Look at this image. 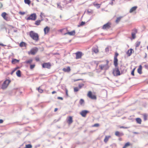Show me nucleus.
Returning a JSON list of instances; mask_svg holds the SVG:
<instances>
[{
  "instance_id": "23",
  "label": "nucleus",
  "mask_w": 148,
  "mask_h": 148,
  "mask_svg": "<svg viewBox=\"0 0 148 148\" xmlns=\"http://www.w3.org/2000/svg\"><path fill=\"white\" fill-rule=\"evenodd\" d=\"M135 31L136 32L135 33L132 32V38L133 39H135L136 37V33L137 31H136V30H135Z\"/></svg>"
},
{
  "instance_id": "36",
  "label": "nucleus",
  "mask_w": 148,
  "mask_h": 148,
  "mask_svg": "<svg viewBox=\"0 0 148 148\" xmlns=\"http://www.w3.org/2000/svg\"><path fill=\"white\" fill-rule=\"evenodd\" d=\"M122 17V16H120L118 17L116 21V23H118L120 21V20Z\"/></svg>"
},
{
  "instance_id": "37",
  "label": "nucleus",
  "mask_w": 148,
  "mask_h": 148,
  "mask_svg": "<svg viewBox=\"0 0 148 148\" xmlns=\"http://www.w3.org/2000/svg\"><path fill=\"white\" fill-rule=\"evenodd\" d=\"M24 2L26 4L28 5L30 4L31 3V1L30 0H24Z\"/></svg>"
},
{
  "instance_id": "22",
  "label": "nucleus",
  "mask_w": 148,
  "mask_h": 148,
  "mask_svg": "<svg viewBox=\"0 0 148 148\" xmlns=\"http://www.w3.org/2000/svg\"><path fill=\"white\" fill-rule=\"evenodd\" d=\"M111 137L110 136H106L104 140V141L105 143H106L107 142V141L109 139V138H110Z\"/></svg>"
},
{
  "instance_id": "17",
  "label": "nucleus",
  "mask_w": 148,
  "mask_h": 148,
  "mask_svg": "<svg viewBox=\"0 0 148 148\" xmlns=\"http://www.w3.org/2000/svg\"><path fill=\"white\" fill-rule=\"evenodd\" d=\"M70 70L71 69L69 66H68L66 68H64L63 69V70L65 72H69L70 71Z\"/></svg>"
},
{
  "instance_id": "14",
  "label": "nucleus",
  "mask_w": 148,
  "mask_h": 148,
  "mask_svg": "<svg viewBox=\"0 0 148 148\" xmlns=\"http://www.w3.org/2000/svg\"><path fill=\"white\" fill-rule=\"evenodd\" d=\"M115 135L119 137L123 135V134L122 133H120L118 131H116L115 133Z\"/></svg>"
},
{
  "instance_id": "49",
  "label": "nucleus",
  "mask_w": 148,
  "mask_h": 148,
  "mask_svg": "<svg viewBox=\"0 0 148 148\" xmlns=\"http://www.w3.org/2000/svg\"><path fill=\"white\" fill-rule=\"evenodd\" d=\"M65 92H66V95L67 96H68L67 89L66 88H65Z\"/></svg>"
},
{
  "instance_id": "47",
  "label": "nucleus",
  "mask_w": 148,
  "mask_h": 148,
  "mask_svg": "<svg viewBox=\"0 0 148 148\" xmlns=\"http://www.w3.org/2000/svg\"><path fill=\"white\" fill-rule=\"evenodd\" d=\"M19 13L21 15H23L25 14V13L24 12H22L21 11H20L19 12Z\"/></svg>"
},
{
  "instance_id": "58",
  "label": "nucleus",
  "mask_w": 148,
  "mask_h": 148,
  "mask_svg": "<svg viewBox=\"0 0 148 148\" xmlns=\"http://www.w3.org/2000/svg\"><path fill=\"white\" fill-rule=\"evenodd\" d=\"M43 14L42 13H41V14H40V16L42 18V15H43Z\"/></svg>"
},
{
  "instance_id": "56",
  "label": "nucleus",
  "mask_w": 148,
  "mask_h": 148,
  "mask_svg": "<svg viewBox=\"0 0 148 148\" xmlns=\"http://www.w3.org/2000/svg\"><path fill=\"white\" fill-rule=\"evenodd\" d=\"M3 120L2 119H0V123H2L3 122Z\"/></svg>"
},
{
  "instance_id": "46",
  "label": "nucleus",
  "mask_w": 148,
  "mask_h": 148,
  "mask_svg": "<svg viewBox=\"0 0 148 148\" xmlns=\"http://www.w3.org/2000/svg\"><path fill=\"white\" fill-rule=\"evenodd\" d=\"M16 69V68H15L14 70H13L12 71V72L11 73V74L12 75L13 73L15 71Z\"/></svg>"
},
{
  "instance_id": "33",
  "label": "nucleus",
  "mask_w": 148,
  "mask_h": 148,
  "mask_svg": "<svg viewBox=\"0 0 148 148\" xmlns=\"http://www.w3.org/2000/svg\"><path fill=\"white\" fill-rule=\"evenodd\" d=\"M130 143L127 142L125 144L123 148H126L127 147L130 146Z\"/></svg>"
},
{
  "instance_id": "12",
  "label": "nucleus",
  "mask_w": 148,
  "mask_h": 148,
  "mask_svg": "<svg viewBox=\"0 0 148 148\" xmlns=\"http://www.w3.org/2000/svg\"><path fill=\"white\" fill-rule=\"evenodd\" d=\"M75 54L76 55V59H79L81 57L82 54L81 52L78 51Z\"/></svg>"
},
{
  "instance_id": "30",
  "label": "nucleus",
  "mask_w": 148,
  "mask_h": 148,
  "mask_svg": "<svg viewBox=\"0 0 148 148\" xmlns=\"http://www.w3.org/2000/svg\"><path fill=\"white\" fill-rule=\"evenodd\" d=\"M87 12L88 14L90 15L93 13V11L91 10H88Z\"/></svg>"
},
{
  "instance_id": "32",
  "label": "nucleus",
  "mask_w": 148,
  "mask_h": 148,
  "mask_svg": "<svg viewBox=\"0 0 148 148\" xmlns=\"http://www.w3.org/2000/svg\"><path fill=\"white\" fill-rule=\"evenodd\" d=\"M19 61V60L14 59L12 60V63L13 64H15L16 63L18 62Z\"/></svg>"
},
{
  "instance_id": "29",
  "label": "nucleus",
  "mask_w": 148,
  "mask_h": 148,
  "mask_svg": "<svg viewBox=\"0 0 148 148\" xmlns=\"http://www.w3.org/2000/svg\"><path fill=\"white\" fill-rule=\"evenodd\" d=\"M6 14H7L6 13L3 12L2 13L1 16L4 19H5V18H6Z\"/></svg>"
},
{
  "instance_id": "7",
  "label": "nucleus",
  "mask_w": 148,
  "mask_h": 148,
  "mask_svg": "<svg viewBox=\"0 0 148 148\" xmlns=\"http://www.w3.org/2000/svg\"><path fill=\"white\" fill-rule=\"evenodd\" d=\"M51 66L50 63H44L42 64V67L43 68H47L49 69L50 68Z\"/></svg>"
},
{
  "instance_id": "57",
  "label": "nucleus",
  "mask_w": 148,
  "mask_h": 148,
  "mask_svg": "<svg viewBox=\"0 0 148 148\" xmlns=\"http://www.w3.org/2000/svg\"><path fill=\"white\" fill-rule=\"evenodd\" d=\"M0 45H1L2 46H3V47L5 46H6L5 45L3 44L0 43Z\"/></svg>"
},
{
  "instance_id": "62",
  "label": "nucleus",
  "mask_w": 148,
  "mask_h": 148,
  "mask_svg": "<svg viewBox=\"0 0 148 148\" xmlns=\"http://www.w3.org/2000/svg\"><path fill=\"white\" fill-rule=\"evenodd\" d=\"M110 4H111L112 5H113V2L112 1L111 3H110Z\"/></svg>"
},
{
  "instance_id": "52",
  "label": "nucleus",
  "mask_w": 148,
  "mask_h": 148,
  "mask_svg": "<svg viewBox=\"0 0 148 148\" xmlns=\"http://www.w3.org/2000/svg\"><path fill=\"white\" fill-rule=\"evenodd\" d=\"M106 64L107 66H109L108 64V63H109V61L107 60H106Z\"/></svg>"
},
{
  "instance_id": "35",
  "label": "nucleus",
  "mask_w": 148,
  "mask_h": 148,
  "mask_svg": "<svg viewBox=\"0 0 148 148\" xmlns=\"http://www.w3.org/2000/svg\"><path fill=\"white\" fill-rule=\"evenodd\" d=\"M32 59H31L27 61H25V62L26 64H31L32 62Z\"/></svg>"
},
{
  "instance_id": "16",
  "label": "nucleus",
  "mask_w": 148,
  "mask_h": 148,
  "mask_svg": "<svg viewBox=\"0 0 148 148\" xmlns=\"http://www.w3.org/2000/svg\"><path fill=\"white\" fill-rule=\"evenodd\" d=\"M137 8V6H135L132 7L130 9V13H132L133 12L135 11Z\"/></svg>"
},
{
  "instance_id": "54",
  "label": "nucleus",
  "mask_w": 148,
  "mask_h": 148,
  "mask_svg": "<svg viewBox=\"0 0 148 148\" xmlns=\"http://www.w3.org/2000/svg\"><path fill=\"white\" fill-rule=\"evenodd\" d=\"M58 99H61L62 100L63 99V98L62 97H58Z\"/></svg>"
},
{
  "instance_id": "55",
  "label": "nucleus",
  "mask_w": 148,
  "mask_h": 148,
  "mask_svg": "<svg viewBox=\"0 0 148 148\" xmlns=\"http://www.w3.org/2000/svg\"><path fill=\"white\" fill-rule=\"evenodd\" d=\"M2 6H3L2 4L1 3H0V8H2Z\"/></svg>"
},
{
  "instance_id": "60",
  "label": "nucleus",
  "mask_w": 148,
  "mask_h": 148,
  "mask_svg": "<svg viewBox=\"0 0 148 148\" xmlns=\"http://www.w3.org/2000/svg\"><path fill=\"white\" fill-rule=\"evenodd\" d=\"M56 93V92L55 91H53L52 92V94H53Z\"/></svg>"
},
{
  "instance_id": "38",
  "label": "nucleus",
  "mask_w": 148,
  "mask_h": 148,
  "mask_svg": "<svg viewBox=\"0 0 148 148\" xmlns=\"http://www.w3.org/2000/svg\"><path fill=\"white\" fill-rule=\"evenodd\" d=\"M140 41H137L136 43V47H138L140 45Z\"/></svg>"
},
{
  "instance_id": "15",
  "label": "nucleus",
  "mask_w": 148,
  "mask_h": 148,
  "mask_svg": "<svg viewBox=\"0 0 148 148\" xmlns=\"http://www.w3.org/2000/svg\"><path fill=\"white\" fill-rule=\"evenodd\" d=\"M133 51V50L132 49H130L127 51L126 53L128 56H130L131 55Z\"/></svg>"
},
{
  "instance_id": "59",
  "label": "nucleus",
  "mask_w": 148,
  "mask_h": 148,
  "mask_svg": "<svg viewBox=\"0 0 148 148\" xmlns=\"http://www.w3.org/2000/svg\"><path fill=\"white\" fill-rule=\"evenodd\" d=\"M58 110V109L57 108H55V109L54 111L55 112L56 111Z\"/></svg>"
},
{
  "instance_id": "21",
  "label": "nucleus",
  "mask_w": 148,
  "mask_h": 148,
  "mask_svg": "<svg viewBox=\"0 0 148 148\" xmlns=\"http://www.w3.org/2000/svg\"><path fill=\"white\" fill-rule=\"evenodd\" d=\"M102 66L103 67V68L104 70H108L109 67V66H107L106 64H102Z\"/></svg>"
},
{
  "instance_id": "28",
  "label": "nucleus",
  "mask_w": 148,
  "mask_h": 148,
  "mask_svg": "<svg viewBox=\"0 0 148 148\" xmlns=\"http://www.w3.org/2000/svg\"><path fill=\"white\" fill-rule=\"evenodd\" d=\"M26 43L23 42H21L19 45V46L21 47H23L25 46Z\"/></svg>"
},
{
  "instance_id": "19",
  "label": "nucleus",
  "mask_w": 148,
  "mask_h": 148,
  "mask_svg": "<svg viewBox=\"0 0 148 148\" xmlns=\"http://www.w3.org/2000/svg\"><path fill=\"white\" fill-rule=\"evenodd\" d=\"M43 20L42 19H41V20H37L35 21V24L37 25H38L40 24V23L41 21Z\"/></svg>"
},
{
  "instance_id": "18",
  "label": "nucleus",
  "mask_w": 148,
  "mask_h": 148,
  "mask_svg": "<svg viewBox=\"0 0 148 148\" xmlns=\"http://www.w3.org/2000/svg\"><path fill=\"white\" fill-rule=\"evenodd\" d=\"M50 29L47 26L44 29V31L45 34H46L48 32H49Z\"/></svg>"
},
{
  "instance_id": "4",
  "label": "nucleus",
  "mask_w": 148,
  "mask_h": 148,
  "mask_svg": "<svg viewBox=\"0 0 148 148\" xmlns=\"http://www.w3.org/2000/svg\"><path fill=\"white\" fill-rule=\"evenodd\" d=\"M36 15L35 13L32 14L26 19L27 20H32L34 21L36 18Z\"/></svg>"
},
{
  "instance_id": "2",
  "label": "nucleus",
  "mask_w": 148,
  "mask_h": 148,
  "mask_svg": "<svg viewBox=\"0 0 148 148\" xmlns=\"http://www.w3.org/2000/svg\"><path fill=\"white\" fill-rule=\"evenodd\" d=\"M10 82V81L8 79H7L3 82L1 88L3 89H6L8 87V84Z\"/></svg>"
},
{
  "instance_id": "51",
  "label": "nucleus",
  "mask_w": 148,
  "mask_h": 148,
  "mask_svg": "<svg viewBox=\"0 0 148 148\" xmlns=\"http://www.w3.org/2000/svg\"><path fill=\"white\" fill-rule=\"evenodd\" d=\"M145 67L146 69L148 70V65H145Z\"/></svg>"
},
{
  "instance_id": "42",
  "label": "nucleus",
  "mask_w": 148,
  "mask_h": 148,
  "mask_svg": "<svg viewBox=\"0 0 148 148\" xmlns=\"http://www.w3.org/2000/svg\"><path fill=\"white\" fill-rule=\"evenodd\" d=\"M38 92L40 93H42L43 92V90L42 89H40V87H39L38 88Z\"/></svg>"
},
{
  "instance_id": "63",
  "label": "nucleus",
  "mask_w": 148,
  "mask_h": 148,
  "mask_svg": "<svg viewBox=\"0 0 148 148\" xmlns=\"http://www.w3.org/2000/svg\"><path fill=\"white\" fill-rule=\"evenodd\" d=\"M79 80H82V79H77L75 80V81H77Z\"/></svg>"
},
{
  "instance_id": "6",
  "label": "nucleus",
  "mask_w": 148,
  "mask_h": 148,
  "mask_svg": "<svg viewBox=\"0 0 148 148\" xmlns=\"http://www.w3.org/2000/svg\"><path fill=\"white\" fill-rule=\"evenodd\" d=\"M87 96L93 99H97L96 96L95 95H93L91 91H89Z\"/></svg>"
},
{
  "instance_id": "45",
  "label": "nucleus",
  "mask_w": 148,
  "mask_h": 148,
  "mask_svg": "<svg viewBox=\"0 0 148 148\" xmlns=\"http://www.w3.org/2000/svg\"><path fill=\"white\" fill-rule=\"evenodd\" d=\"M102 66H103L101 64L99 66V68L101 70H104V69L103 68V67Z\"/></svg>"
},
{
  "instance_id": "50",
  "label": "nucleus",
  "mask_w": 148,
  "mask_h": 148,
  "mask_svg": "<svg viewBox=\"0 0 148 148\" xmlns=\"http://www.w3.org/2000/svg\"><path fill=\"white\" fill-rule=\"evenodd\" d=\"M120 128H124V129H127L128 128V127H125L124 126H121L120 127Z\"/></svg>"
},
{
  "instance_id": "9",
  "label": "nucleus",
  "mask_w": 148,
  "mask_h": 148,
  "mask_svg": "<svg viewBox=\"0 0 148 148\" xmlns=\"http://www.w3.org/2000/svg\"><path fill=\"white\" fill-rule=\"evenodd\" d=\"M89 112L88 111L86 110H83L80 112V114L83 117L86 116L87 114Z\"/></svg>"
},
{
  "instance_id": "40",
  "label": "nucleus",
  "mask_w": 148,
  "mask_h": 148,
  "mask_svg": "<svg viewBox=\"0 0 148 148\" xmlns=\"http://www.w3.org/2000/svg\"><path fill=\"white\" fill-rule=\"evenodd\" d=\"M85 22L82 21L80 24L79 25H78V26L79 27L80 26H83L85 24Z\"/></svg>"
},
{
  "instance_id": "27",
  "label": "nucleus",
  "mask_w": 148,
  "mask_h": 148,
  "mask_svg": "<svg viewBox=\"0 0 148 148\" xmlns=\"http://www.w3.org/2000/svg\"><path fill=\"white\" fill-rule=\"evenodd\" d=\"M136 121L137 123L139 124H140L141 123V120L140 118H137L136 119Z\"/></svg>"
},
{
  "instance_id": "44",
  "label": "nucleus",
  "mask_w": 148,
  "mask_h": 148,
  "mask_svg": "<svg viewBox=\"0 0 148 148\" xmlns=\"http://www.w3.org/2000/svg\"><path fill=\"white\" fill-rule=\"evenodd\" d=\"M35 65L34 64H31L30 66V68L32 69L34 68L35 67Z\"/></svg>"
},
{
  "instance_id": "48",
  "label": "nucleus",
  "mask_w": 148,
  "mask_h": 148,
  "mask_svg": "<svg viewBox=\"0 0 148 148\" xmlns=\"http://www.w3.org/2000/svg\"><path fill=\"white\" fill-rule=\"evenodd\" d=\"M99 125V124L98 123H96L94 124L93 125V127H98Z\"/></svg>"
},
{
  "instance_id": "53",
  "label": "nucleus",
  "mask_w": 148,
  "mask_h": 148,
  "mask_svg": "<svg viewBox=\"0 0 148 148\" xmlns=\"http://www.w3.org/2000/svg\"><path fill=\"white\" fill-rule=\"evenodd\" d=\"M131 74L132 75L134 76V72L132 71L131 72Z\"/></svg>"
},
{
  "instance_id": "20",
  "label": "nucleus",
  "mask_w": 148,
  "mask_h": 148,
  "mask_svg": "<svg viewBox=\"0 0 148 148\" xmlns=\"http://www.w3.org/2000/svg\"><path fill=\"white\" fill-rule=\"evenodd\" d=\"M138 72L140 74H141L142 72V66L141 65L139 66V68L138 69Z\"/></svg>"
},
{
  "instance_id": "61",
  "label": "nucleus",
  "mask_w": 148,
  "mask_h": 148,
  "mask_svg": "<svg viewBox=\"0 0 148 148\" xmlns=\"http://www.w3.org/2000/svg\"><path fill=\"white\" fill-rule=\"evenodd\" d=\"M108 50V48H106V51H107Z\"/></svg>"
},
{
  "instance_id": "24",
  "label": "nucleus",
  "mask_w": 148,
  "mask_h": 148,
  "mask_svg": "<svg viewBox=\"0 0 148 148\" xmlns=\"http://www.w3.org/2000/svg\"><path fill=\"white\" fill-rule=\"evenodd\" d=\"M16 75L18 77H20L21 75V71L20 70H18L16 72Z\"/></svg>"
},
{
  "instance_id": "5",
  "label": "nucleus",
  "mask_w": 148,
  "mask_h": 148,
  "mask_svg": "<svg viewBox=\"0 0 148 148\" xmlns=\"http://www.w3.org/2000/svg\"><path fill=\"white\" fill-rule=\"evenodd\" d=\"M119 55L117 53H116L114 58V65L115 67H116L118 65V60L117 58V57Z\"/></svg>"
},
{
  "instance_id": "3",
  "label": "nucleus",
  "mask_w": 148,
  "mask_h": 148,
  "mask_svg": "<svg viewBox=\"0 0 148 148\" xmlns=\"http://www.w3.org/2000/svg\"><path fill=\"white\" fill-rule=\"evenodd\" d=\"M117 66L115 67V69L113 70V74L114 76H117L120 75V71Z\"/></svg>"
},
{
  "instance_id": "64",
  "label": "nucleus",
  "mask_w": 148,
  "mask_h": 148,
  "mask_svg": "<svg viewBox=\"0 0 148 148\" xmlns=\"http://www.w3.org/2000/svg\"><path fill=\"white\" fill-rule=\"evenodd\" d=\"M36 60L37 61H38L39 60V59L38 58H36Z\"/></svg>"
},
{
  "instance_id": "39",
  "label": "nucleus",
  "mask_w": 148,
  "mask_h": 148,
  "mask_svg": "<svg viewBox=\"0 0 148 148\" xmlns=\"http://www.w3.org/2000/svg\"><path fill=\"white\" fill-rule=\"evenodd\" d=\"M32 147V145L31 144H28L26 145L24 148H31Z\"/></svg>"
},
{
  "instance_id": "31",
  "label": "nucleus",
  "mask_w": 148,
  "mask_h": 148,
  "mask_svg": "<svg viewBox=\"0 0 148 148\" xmlns=\"http://www.w3.org/2000/svg\"><path fill=\"white\" fill-rule=\"evenodd\" d=\"M57 7L58 8L60 9L61 10H62V7L60 5V3H57Z\"/></svg>"
},
{
  "instance_id": "13",
  "label": "nucleus",
  "mask_w": 148,
  "mask_h": 148,
  "mask_svg": "<svg viewBox=\"0 0 148 148\" xmlns=\"http://www.w3.org/2000/svg\"><path fill=\"white\" fill-rule=\"evenodd\" d=\"M75 34V30L72 31L70 32H67L64 34V35L69 34L70 36H74Z\"/></svg>"
},
{
  "instance_id": "26",
  "label": "nucleus",
  "mask_w": 148,
  "mask_h": 148,
  "mask_svg": "<svg viewBox=\"0 0 148 148\" xmlns=\"http://www.w3.org/2000/svg\"><path fill=\"white\" fill-rule=\"evenodd\" d=\"M92 51L94 52L95 53H96L98 52V49L96 48H93L92 49Z\"/></svg>"
},
{
  "instance_id": "8",
  "label": "nucleus",
  "mask_w": 148,
  "mask_h": 148,
  "mask_svg": "<svg viewBox=\"0 0 148 148\" xmlns=\"http://www.w3.org/2000/svg\"><path fill=\"white\" fill-rule=\"evenodd\" d=\"M38 50V49L37 48H33L30 51L28 52V53L29 54H31L32 55H34L35 54Z\"/></svg>"
},
{
  "instance_id": "34",
  "label": "nucleus",
  "mask_w": 148,
  "mask_h": 148,
  "mask_svg": "<svg viewBox=\"0 0 148 148\" xmlns=\"http://www.w3.org/2000/svg\"><path fill=\"white\" fill-rule=\"evenodd\" d=\"M93 5L94 6L96 7L98 9L100 8L101 5L98 3L95 4L94 3Z\"/></svg>"
},
{
  "instance_id": "41",
  "label": "nucleus",
  "mask_w": 148,
  "mask_h": 148,
  "mask_svg": "<svg viewBox=\"0 0 148 148\" xmlns=\"http://www.w3.org/2000/svg\"><path fill=\"white\" fill-rule=\"evenodd\" d=\"M84 84H79L78 86L79 88L80 89L82 88L84 86Z\"/></svg>"
},
{
  "instance_id": "11",
  "label": "nucleus",
  "mask_w": 148,
  "mask_h": 148,
  "mask_svg": "<svg viewBox=\"0 0 148 148\" xmlns=\"http://www.w3.org/2000/svg\"><path fill=\"white\" fill-rule=\"evenodd\" d=\"M67 122L70 124L73 122V119L72 116H69L67 119Z\"/></svg>"
},
{
  "instance_id": "1",
  "label": "nucleus",
  "mask_w": 148,
  "mask_h": 148,
  "mask_svg": "<svg viewBox=\"0 0 148 148\" xmlns=\"http://www.w3.org/2000/svg\"><path fill=\"white\" fill-rule=\"evenodd\" d=\"M29 35L30 37L36 41H38V40L39 36L37 33L32 31L29 32Z\"/></svg>"
},
{
  "instance_id": "10",
  "label": "nucleus",
  "mask_w": 148,
  "mask_h": 148,
  "mask_svg": "<svg viewBox=\"0 0 148 148\" xmlns=\"http://www.w3.org/2000/svg\"><path fill=\"white\" fill-rule=\"evenodd\" d=\"M110 24L109 23H108L103 25L102 29H107L110 28Z\"/></svg>"
},
{
  "instance_id": "25",
  "label": "nucleus",
  "mask_w": 148,
  "mask_h": 148,
  "mask_svg": "<svg viewBox=\"0 0 148 148\" xmlns=\"http://www.w3.org/2000/svg\"><path fill=\"white\" fill-rule=\"evenodd\" d=\"M79 103L81 105H83L84 103V101L83 99H81L79 101Z\"/></svg>"
},
{
  "instance_id": "43",
  "label": "nucleus",
  "mask_w": 148,
  "mask_h": 148,
  "mask_svg": "<svg viewBox=\"0 0 148 148\" xmlns=\"http://www.w3.org/2000/svg\"><path fill=\"white\" fill-rule=\"evenodd\" d=\"M79 88L78 87H75L74 88V90L75 92H77L79 90Z\"/></svg>"
}]
</instances>
